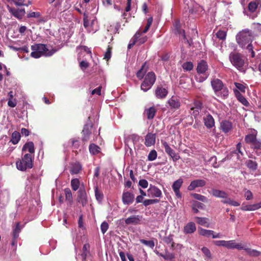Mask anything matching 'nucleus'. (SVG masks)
I'll return each instance as SVG.
<instances>
[{"instance_id":"53","label":"nucleus","mask_w":261,"mask_h":261,"mask_svg":"<svg viewBox=\"0 0 261 261\" xmlns=\"http://www.w3.org/2000/svg\"><path fill=\"white\" fill-rule=\"evenodd\" d=\"M12 1L15 6H27L28 5H26L24 4L25 0H10Z\"/></svg>"},{"instance_id":"32","label":"nucleus","mask_w":261,"mask_h":261,"mask_svg":"<svg viewBox=\"0 0 261 261\" xmlns=\"http://www.w3.org/2000/svg\"><path fill=\"white\" fill-rule=\"evenodd\" d=\"M28 150L30 153L34 152V145L32 142H29L25 143L23 148L22 150Z\"/></svg>"},{"instance_id":"56","label":"nucleus","mask_w":261,"mask_h":261,"mask_svg":"<svg viewBox=\"0 0 261 261\" xmlns=\"http://www.w3.org/2000/svg\"><path fill=\"white\" fill-rule=\"evenodd\" d=\"M234 85L237 88V90H238L239 91H240L242 92H245L246 87L244 85L238 83H235Z\"/></svg>"},{"instance_id":"14","label":"nucleus","mask_w":261,"mask_h":261,"mask_svg":"<svg viewBox=\"0 0 261 261\" xmlns=\"http://www.w3.org/2000/svg\"><path fill=\"white\" fill-rule=\"evenodd\" d=\"M155 95L159 99H163L166 97L168 90L162 86H158L154 91Z\"/></svg>"},{"instance_id":"42","label":"nucleus","mask_w":261,"mask_h":261,"mask_svg":"<svg viewBox=\"0 0 261 261\" xmlns=\"http://www.w3.org/2000/svg\"><path fill=\"white\" fill-rule=\"evenodd\" d=\"M71 186L73 191H76L80 186V181L77 178H74L71 181Z\"/></svg>"},{"instance_id":"27","label":"nucleus","mask_w":261,"mask_h":261,"mask_svg":"<svg viewBox=\"0 0 261 261\" xmlns=\"http://www.w3.org/2000/svg\"><path fill=\"white\" fill-rule=\"evenodd\" d=\"M20 134L18 132L14 131L12 134L10 142L14 145L17 144L20 141Z\"/></svg>"},{"instance_id":"50","label":"nucleus","mask_w":261,"mask_h":261,"mask_svg":"<svg viewBox=\"0 0 261 261\" xmlns=\"http://www.w3.org/2000/svg\"><path fill=\"white\" fill-rule=\"evenodd\" d=\"M201 251L206 258H207V259L212 258L211 253L210 250L207 248L204 247L201 249Z\"/></svg>"},{"instance_id":"3","label":"nucleus","mask_w":261,"mask_h":261,"mask_svg":"<svg viewBox=\"0 0 261 261\" xmlns=\"http://www.w3.org/2000/svg\"><path fill=\"white\" fill-rule=\"evenodd\" d=\"M211 86L215 94L218 97L223 99L226 98L228 95L229 91L227 87L219 79H212Z\"/></svg>"},{"instance_id":"40","label":"nucleus","mask_w":261,"mask_h":261,"mask_svg":"<svg viewBox=\"0 0 261 261\" xmlns=\"http://www.w3.org/2000/svg\"><path fill=\"white\" fill-rule=\"evenodd\" d=\"M241 209L243 211H255V210H258L256 203L243 206L241 207Z\"/></svg>"},{"instance_id":"45","label":"nucleus","mask_w":261,"mask_h":261,"mask_svg":"<svg viewBox=\"0 0 261 261\" xmlns=\"http://www.w3.org/2000/svg\"><path fill=\"white\" fill-rule=\"evenodd\" d=\"M182 67L185 71H191L193 68V65L191 62H187L182 64Z\"/></svg>"},{"instance_id":"4","label":"nucleus","mask_w":261,"mask_h":261,"mask_svg":"<svg viewBox=\"0 0 261 261\" xmlns=\"http://www.w3.org/2000/svg\"><path fill=\"white\" fill-rule=\"evenodd\" d=\"M229 59L231 63L238 70L244 71L245 61L242 56L236 52H232L229 55Z\"/></svg>"},{"instance_id":"35","label":"nucleus","mask_w":261,"mask_h":261,"mask_svg":"<svg viewBox=\"0 0 261 261\" xmlns=\"http://www.w3.org/2000/svg\"><path fill=\"white\" fill-rule=\"evenodd\" d=\"M256 139V135L254 134H248L246 136L245 138L246 142L248 144H250L251 146Z\"/></svg>"},{"instance_id":"8","label":"nucleus","mask_w":261,"mask_h":261,"mask_svg":"<svg viewBox=\"0 0 261 261\" xmlns=\"http://www.w3.org/2000/svg\"><path fill=\"white\" fill-rule=\"evenodd\" d=\"M147 195L152 198H161L162 197V192L158 187L150 185L147 190Z\"/></svg>"},{"instance_id":"2","label":"nucleus","mask_w":261,"mask_h":261,"mask_svg":"<svg viewBox=\"0 0 261 261\" xmlns=\"http://www.w3.org/2000/svg\"><path fill=\"white\" fill-rule=\"evenodd\" d=\"M32 52L31 57L34 58H39L41 56L49 57L52 56L57 50L54 49H49L47 45L43 44H36L32 45Z\"/></svg>"},{"instance_id":"16","label":"nucleus","mask_w":261,"mask_h":261,"mask_svg":"<svg viewBox=\"0 0 261 261\" xmlns=\"http://www.w3.org/2000/svg\"><path fill=\"white\" fill-rule=\"evenodd\" d=\"M155 142V134L148 133L145 138L144 144L147 147L153 145Z\"/></svg>"},{"instance_id":"15","label":"nucleus","mask_w":261,"mask_h":261,"mask_svg":"<svg viewBox=\"0 0 261 261\" xmlns=\"http://www.w3.org/2000/svg\"><path fill=\"white\" fill-rule=\"evenodd\" d=\"M225 247L229 249L242 250L244 248V245L242 244L236 243L235 240H230L226 241Z\"/></svg>"},{"instance_id":"44","label":"nucleus","mask_w":261,"mask_h":261,"mask_svg":"<svg viewBox=\"0 0 261 261\" xmlns=\"http://www.w3.org/2000/svg\"><path fill=\"white\" fill-rule=\"evenodd\" d=\"M173 236L172 234H170L168 236L165 237L163 239L164 241L167 244L171 243L172 248H173L175 245V243L173 242Z\"/></svg>"},{"instance_id":"60","label":"nucleus","mask_w":261,"mask_h":261,"mask_svg":"<svg viewBox=\"0 0 261 261\" xmlns=\"http://www.w3.org/2000/svg\"><path fill=\"white\" fill-rule=\"evenodd\" d=\"M111 58V48L110 47H108L106 52L104 56V59L107 60V61L109 60Z\"/></svg>"},{"instance_id":"11","label":"nucleus","mask_w":261,"mask_h":261,"mask_svg":"<svg viewBox=\"0 0 261 261\" xmlns=\"http://www.w3.org/2000/svg\"><path fill=\"white\" fill-rule=\"evenodd\" d=\"M206 185V181L203 179H198L192 181L188 187L189 191H193L196 188L203 187Z\"/></svg>"},{"instance_id":"29","label":"nucleus","mask_w":261,"mask_h":261,"mask_svg":"<svg viewBox=\"0 0 261 261\" xmlns=\"http://www.w3.org/2000/svg\"><path fill=\"white\" fill-rule=\"evenodd\" d=\"M198 232L201 236L210 237L214 233L213 230L205 229L202 228H198Z\"/></svg>"},{"instance_id":"24","label":"nucleus","mask_w":261,"mask_h":261,"mask_svg":"<svg viewBox=\"0 0 261 261\" xmlns=\"http://www.w3.org/2000/svg\"><path fill=\"white\" fill-rule=\"evenodd\" d=\"M168 104L171 108L173 109H178L180 107L179 99L174 96H172L168 100Z\"/></svg>"},{"instance_id":"26","label":"nucleus","mask_w":261,"mask_h":261,"mask_svg":"<svg viewBox=\"0 0 261 261\" xmlns=\"http://www.w3.org/2000/svg\"><path fill=\"white\" fill-rule=\"evenodd\" d=\"M20 231H21V227L20 226V224H19V223H17L16 224L15 227L14 228L13 231V240L12 243V245H15V241L18 238V237L19 236V233H20Z\"/></svg>"},{"instance_id":"36","label":"nucleus","mask_w":261,"mask_h":261,"mask_svg":"<svg viewBox=\"0 0 261 261\" xmlns=\"http://www.w3.org/2000/svg\"><path fill=\"white\" fill-rule=\"evenodd\" d=\"M183 183V180L181 178H179L175 180L172 186L173 191L179 190Z\"/></svg>"},{"instance_id":"28","label":"nucleus","mask_w":261,"mask_h":261,"mask_svg":"<svg viewBox=\"0 0 261 261\" xmlns=\"http://www.w3.org/2000/svg\"><path fill=\"white\" fill-rule=\"evenodd\" d=\"M89 149L90 153L92 155H96L100 152L101 149L95 144H91L89 145Z\"/></svg>"},{"instance_id":"54","label":"nucleus","mask_w":261,"mask_h":261,"mask_svg":"<svg viewBox=\"0 0 261 261\" xmlns=\"http://www.w3.org/2000/svg\"><path fill=\"white\" fill-rule=\"evenodd\" d=\"M130 139L132 140L134 145H136L140 140V137L138 135L133 134L130 136Z\"/></svg>"},{"instance_id":"58","label":"nucleus","mask_w":261,"mask_h":261,"mask_svg":"<svg viewBox=\"0 0 261 261\" xmlns=\"http://www.w3.org/2000/svg\"><path fill=\"white\" fill-rule=\"evenodd\" d=\"M40 13L38 12H31L28 14V18H39L40 16Z\"/></svg>"},{"instance_id":"1","label":"nucleus","mask_w":261,"mask_h":261,"mask_svg":"<svg viewBox=\"0 0 261 261\" xmlns=\"http://www.w3.org/2000/svg\"><path fill=\"white\" fill-rule=\"evenodd\" d=\"M254 38V35L251 31L248 29H245L240 32L236 36V40L239 46L243 48L246 49L249 53H251L252 57L255 56L254 52L253 50V47L251 44Z\"/></svg>"},{"instance_id":"17","label":"nucleus","mask_w":261,"mask_h":261,"mask_svg":"<svg viewBox=\"0 0 261 261\" xmlns=\"http://www.w3.org/2000/svg\"><path fill=\"white\" fill-rule=\"evenodd\" d=\"M152 21H153L152 17H149L147 19V24H146L145 28H144V29L142 31H141L140 30L138 31L134 36L135 38L136 39H137L138 38H139L140 37V36L142 34L146 33L149 30V28L150 27V26L152 23Z\"/></svg>"},{"instance_id":"10","label":"nucleus","mask_w":261,"mask_h":261,"mask_svg":"<svg viewBox=\"0 0 261 261\" xmlns=\"http://www.w3.org/2000/svg\"><path fill=\"white\" fill-rule=\"evenodd\" d=\"M142 216L140 215H133L125 220V223L127 225H138L141 223Z\"/></svg>"},{"instance_id":"25","label":"nucleus","mask_w":261,"mask_h":261,"mask_svg":"<svg viewBox=\"0 0 261 261\" xmlns=\"http://www.w3.org/2000/svg\"><path fill=\"white\" fill-rule=\"evenodd\" d=\"M234 93L238 100L241 102L243 105L247 106L249 105L246 99L240 93L238 90H233Z\"/></svg>"},{"instance_id":"34","label":"nucleus","mask_w":261,"mask_h":261,"mask_svg":"<svg viewBox=\"0 0 261 261\" xmlns=\"http://www.w3.org/2000/svg\"><path fill=\"white\" fill-rule=\"evenodd\" d=\"M197 220V223L201 225L208 227L209 224L207 222L208 219L206 218L198 217L195 218Z\"/></svg>"},{"instance_id":"13","label":"nucleus","mask_w":261,"mask_h":261,"mask_svg":"<svg viewBox=\"0 0 261 261\" xmlns=\"http://www.w3.org/2000/svg\"><path fill=\"white\" fill-rule=\"evenodd\" d=\"M123 204L129 205L133 203L134 200V195L129 192H124L122 196Z\"/></svg>"},{"instance_id":"43","label":"nucleus","mask_w":261,"mask_h":261,"mask_svg":"<svg viewBox=\"0 0 261 261\" xmlns=\"http://www.w3.org/2000/svg\"><path fill=\"white\" fill-rule=\"evenodd\" d=\"M157 155V152L154 149L151 150L148 155L147 159L149 161H153L156 159Z\"/></svg>"},{"instance_id":"39","label":"nucleus","mask_w":261,"mask_h":261,"mask_svg":"<svg viewBox=\"0 0 261 261\" xmlns=\"http://www.w3.org/2000/svg\"><path fill=\"white\" fill-rule=\"evenodd\" d=\"M66 200L71 204L72 202V195L70 190L66 188L64 190Z\"/></svg>"},{"instance_id":"49","label":"nucleus","mask_w":261,"mask_h":261,"mask_svg":"<svg viewBox=\"0 0 261 261\" xmlns=\"http://www.w3.org/2000/svg\"><path fill=\"white\" fill-rule=\"evenodd\" d=\"M140 242L151 248H153L154 246V243L153 241L151 240L147 241L144 239H141L140 240Z\"/></svg>"},{"instance_id":"9","label":"nucleus","mask_w":261,"mask_h":261,"mask_svg":"<svg viewBox=\"0 0 261 261\" xmlns=\"http://www.w3.org/2000/svg\"><path fill=\"white\" fill-rule=\"evenodd\" d=\"M7 8L9 12L12 15L19 20L21 19L25 14L24 9H16L15 8H11L9 6H7Z\"/></svg>"},{"instance_id":"52","label":"nucleus","mask_w":261,"mask_h":261,"mask_svg":"<svg viewBox=\"0 0 261 261\" xmlns=\"http://www.w3.org/2000/svg\"><path fill=\"white\" fill-rule=\"evenodd\" d=\"M226 32L225 31L220 30L216 33L217 38L221 40H224L226 38Z\"/></svg>"},{"instance_id":"31","label":"nucleus","mask_w":261,"mask_h":261,"mask_svg":"<svg viewBox=\"0 0 261 261\" xmlns=\"http://www.w3.org/2000/svg\"><path fill=\"white\" fill-rule=\"evenodd\" d=\"M82 170V166L79 163L73 164L70 170L72 174H77Z\"/></svg>"},{"instance_id":"5","label":"nucleus","mask_w":261,"mask_h":261,"mask_svg":"<svg viewBox=\"0 0 261 261\" xmlns=\"http://www.w3.org/2000/svg\"><path fill=\"white\" fill-rule=\"evenodd\" d=\"M17 168L20 171H25L27 168L33 167L32 155L30 154H25L21 160L16 162Z\"/></svg>"},{"instance_id":"62","label":"nucleus","mask_w":261,"mask_h":261,"mask_svg":"<svg viewBox=\"0 0 261 261\" xmlns=\"http://www.w3.org/2000/svg\"><path fill=\"white\" fill-rule=\"evenodd\" d=\"M17 103L16 99H8V105L11 108H14L17 105Z\"/></svg>"},{"instance_id":"63","label":"nucleus","mask_w":261,"mask_h":261,"mask_svg":"<svg viewBox=\"0 0 261 261\" xmlns=\"http://www.w3.org/2000/svg\"><path fill=\"white\" fill-rule=\"evenodd\" d=\"M251 147L255 149H261V142L256 139L253 143L251 145Z\"/></svg>"},{"instance_id":"64","label":"nucleus","mask_w":261,"mask_h":261,"mask_svg":"<svg viewBox=\"0 0 261 261\" xmlns=\"http://www.w3.org/2000/svg\"><path fill=\"white\" fill-rule=\"evenodd\" d=\"M139 185L142 188H146L148 186V181L145 179H141L139 180Z\"/></svg>"},{"instance_id":"37","label":"nucleus","mask_w":261,"mask_h":261,"mask_svg":"<svg viewBox=\"0 0 261 261\" xmlns=\"http://www.w3.org/2000/svg\"><path fill=\"white\" fill-rule=\"evenodd\" d=\"M246 165L248 168L253 171L255 170L257 167V163L255 161L250 160H248L246 162Z\"/></svg>"},{"instance_id":"48","label":"nucleus","mask_w":261,"mask_h":261,"mask_svg":"<svg viewBox=\"0 0 261 261\" xmlns=\"http://www.w3.org/2000/svg\"><path fill=\"white\" fill-rule=\"evenodd\" d=\"M73 149H80L81 150V142L80 140L75 139H73L71 140Z\"/></svg>"},{"instance_id":"61","label":"nucleus","mask_w":261,"mask_h":261,"mask_svg":"<svg viewBox=\"0 0 261 261\" xmlns=\"http://www.w3.org/2000/svg\"><path fill=\"white\" fill-rule=\"evenodd\" d=\"M255 31L261 33V24L259 23H253L252 26Z\"/></svg>"},{"instance_id":"20","label":"nucleus","mask_w":261,"mask_h":261,"mask_svg":"<svg viewBox=\"0 0 261 261\" xmlns=\"http://www.w3.org/2000/svg\"><path fill=\"white\" fill-rule=\"evenodd\" d=\"M205 126L210 128L215 125V121L212 115L208 114L203 118Z\"/></svg>"},{"instance_id":"55","label":"nucleus","mask_w":261,"mask_h":261,"mask_svg":"<svg viewBox=\"0 0 261 261\" xmlns=\"http://www.w3.org/2000/svg\"><path fill=\"white\" fill-rule=\"evenodd\" d=\"M109 228L108 223L106 222H103L100 225V229L102 233L104 234Z\"/></svg>"},{"instance_id":"30","label":"nucleus","mask_w":261,"mask_h":261,"mask_svg":"<svg viewBox=\"0 0 261 261\" xmlns=\"http://www.w3.org/2000/svg\"><path fill=\"white\" fill-rule=\"evenodd\" d=\"M243 250H245L248 255L251 256H258L260 254V252L256 250L252 249L246 247L244 246Z\"/></svg>"},{"instance_id":"12","label":"nucleus","mask_w":261,"mask_h":261,"mask_svg":"<svg viewBox=\"0 0 261 261\" xmlns=\"http://www.w3.org/2000/svg\"><path fill=\"white\" fill-rule=\"evenodd\" d=\"M77 201L81 203L83 206L87 204L88 197L85 190L84 189H80L78 191Z\"/></svg>"},{"instance_id":"7","label":"nucleus","mask_w":261,"mask_h":261,"mask_svg":"<svg viewBox=\"0 0 261 261\" xmlns=\"http://www.w3.org/2000/svg\"><path fill=\"white\" fill-rule=\"evenodd\" d=\"M165 152L174 161H176L180 159V156L176 153L165 141H161Z\"/></svg>"},{"instance_id":"38","label":"nucleus","mask_w":261,"mask_h":261,"mask_svg":"<svg viewBox=\"0 0 261 261\" xmlns=\"http://www.w3.org/2000/svg\"><path fill=\"white\" fill-rule=\"evenodd\" d=\"M94 192L95 197L97 200L99 202L101 201L103 197L102 193L98 190L97 187H95Z\"/></svg>"},{"instance_id":"6","label":"nucleus","mask_w":261,"mask_h":261,"mask_svg":"<svg viewBox=\"0 0 261 261\" xmlns=\"http://www.w3.org/2000/svg\"><path fill=\"white\" fill-rule=\"evenodd\" d=\"M155 75L153 72H148L145 76L144 80L141 85V89L144 92L149 90L155 81Z\"/></svg>"},{"instance_id":"51","label":"nucleus","mask_w":261,"mask_h":261,"mask_svg":"<svg viewBox=\"0 0 261 261\" xmlns=\"http://www.w3.org/2000/svg\"><path fill=\"white\" fill-rule=\"evenodd\" d=\"M160 256H162L166 260H172L175 257L174 255L171 253H167L165 254H160Z\"/></svg>"},{"instance_id":"21","label":"nucleus","mask_w":261,"mask_h":261,"mask_svg":"<svg viewBox=\"0 0 261 261\" xmlns=\"http://www.w3.org/2000/svg\"><path fill=\"white\" fill-rule=\"evenodd\" d=\"M196 230V227L194 222H191L186 225L184 228V232L185 234L192 233Z\"/></svg>"},{"instance_id":"22","label":"nucleus","mask_w":261,"mask_h":261,"mask_svg":"<svg viewBox=\"0 0 261 261\" xmlns=\"http://www.w3.org/2000/svg\"><path fill=\"white\" fill-rule=\"evenodd\" d=\"M156 112V109L155 107L152 106L148 108H146L144 114L146 115L148 119H152Z\"/></svg>"},{"instance_id":"57","label":"nucleus","mask_w":261,"mask_h":261,"mask_svg":"<svg viewBox=\"0 0 261 261\" xmlns=\"http://www.w3.org/2000/svg\"><path fill=\"white\" fill-rule=\"evenodd\" d=\"M87 125L85 126L84 129L83 130L84 136L83 138V140L84 141H87L89 139V133L88 129H87L86 127Z\"/></svg>"},{"instance_id":"41","label":"nucleus","mask_w":261,"mask_h":261,"mask_svg":"<svg viewBox=\"0 0 261 261\" xmlns=\"http://www.w3.org/2000/svg\"><path fill=\"white\" fill-rule=\"evenodd\" d=\"M258 2L255 1L250 2L248 5V9L250 12H254L257 8Z\"/></svg>"},{"instance_id":"23","label":"nucleus","mask_w":261,"mask_h":261,"mask_svg":"<svg viewBox=\"0 0 261 261\" xmlns=\"http://www.w3.org/2000/svg\"><path fill=\"white\" fill-rule=\"evenodd\" d=\"M208 66L206 62L202 60L197 65V71L199 74H203L205 72Z\"/></svg>"},{"instance_id":"46","label":"nucleus","mask_w":261,"mask_h":261,"mask_svg":"<svg viewBox=\"0 0 261 261\" xmlns=\"http://www.w3.org/2000/svg\"><path fill=\"white\" fill-rule=\"evenodd\" d=\"M192 196L194 198H195L196 199L198 200L199 201H201L202 202H205L207 201V198L205 196H203L202 195L197 194V193H194V194H193L192 195Z\"/></svg>"},{"instance_id":"18","label":"nucleus","mask_w":261,"mask_h":261,"mask_svg":"<svg viewBox=\"0 0 261 261\" xmlns=\"http://www.w3.org/2000/svg\"><path fill=\"white\" fill-rule=\"evenodd\" d=\"M210 193L214 197L221 198L223 199H226L228 196L227 194L225 192L215 189H212L211 191L210 192Z\"/></svg>"},{"instance_id":"33","label":"nucleus","mask_w":261,"mask_h":261,"mask_svg":"<svg viewBox=\"0 0 261 261\" xmlns=\"http://www.w3.org/2000/svg\"><path fill=\"white\" fill-rule=\"evenodd\" d=\"M222 202L223 203L228 204L233 206H238L240 205V203L236 201L231 199L230 198L227 197L225 199L222 200Z\"/></svg>"},{"instance_id":"47","label":"nucleus","mask_w":261,"mask_h":261,"mask_svg":"<svg viewBox=\"0 0 261 261\" xmlns=\"http://www.w3.org/2000/svg\"><path fill=\"white\" fill-rule=\"evenodd\" d=\"M159 202V200L157 199H146L143 201V203L144 206H146L151 204H153L154 203H157Z\"/></svg>"},{"instance_id":"19","label":"nucleus","mask_w":261,"mask_h":261,"mask_svg":"<svg viewBox=\"0 0 261 261\" xmlns=\"http://www.w3.org/2000/svg\"><path fill=\"white\" fill-rule=\"evenodd\" d=\"M220 127L224 133H227L232 129V125L230 121L224 120L221 122Z\"/></svg>"},{"instance_id":"59","label":"nucleus","mask_w":261,"mask_h":261,"mask_svg":"<svg viewBox=\"0 0 261 261\" xmlns=\"http://www.w3.org/2000/svg\"><path fill=\"white\" fill-rule=\"evenodd\" d=\"M145 64H144L142 66L141 69H140L137 73V76L140 79H142L144 75L145 71H143V68L145 66Z\"/></svg>"}]
</instances>
